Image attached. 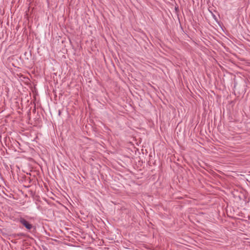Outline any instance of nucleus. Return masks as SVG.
Returning a JSON list of instances; mask_svg holds the SVG:
<instances>
[{"mask_svg": "<svg viewBox=\"0 0 250 250\" xmlns=\"http://www.w3.org/2000/svg\"><path fill=\"white\" fill-rule=\"evenodd\" d=\"M20 222L27 229H31L32 228V225L30 224L28 221L23 218L20 219Z\"/></svg>", "mask_w": 250, "mask_h": 250, "instance_id": "1", "label": "nucleus"}]
</instances>
